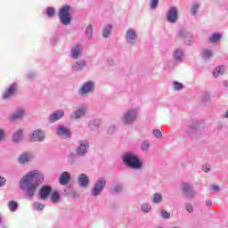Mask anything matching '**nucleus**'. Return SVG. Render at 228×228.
<instances>
[{
  "label": "nucleus",
  "instance_id": "obj_1",
  "mask_svg": "<svg viewBox=\"0 0 228 228\" xmlns=\"http://www.w3.org/2000/svg\"><path fill=\"white\" fill-rule=\"evenodd\" d=\"M44 182V175L37 171L28 172L20 182V186L27 197L33 199L37 188Z\"/></svg>",
  "mask_w": 228,
  "mask_h": 228
},
{
  "label": "nucleus",
  "instance_id": "obj_2",
  "mask_svg": "<svg viewBox=\"0 0 228 228\" xmlns=\"http://www.w3.org/2000/svg\"><path fill=\"white\" fill-rule=\"evenodd\" d=\"M123 161L126 167H129V168L139 169L142 167V162H140V159H138L136 155L127 153L123 156Z\"/></svg>",
  "mask_w": 228,
  "mask_h": 228
},
{
  "label": "nucleus",
  "instance_id": "obj_3",
  "mask_svg": "<svg viewBox=\"0 0 228 228\" xmlns=\"http://www.w3.org/2000/svg\"><path fill=\"white\" fill-rule=\"evenodd\" d=\"M59 19L64 26H69L72 17H70V5H64L59 10Z\"/></svg>",
  "mask_w": 228,
  "mask_h": 228
},
{
  "label": "nucleus",
  "instance_id": "obj_4",
  "mask_svg": "<svg viewBox=\"0 0 228 228\" xmlns=\"http://www.w3.org/2000/svg\"><path fill=\"white\" fill-rule=\"evenodd\" d=\"M104 186H106V179L100 178L99 181L95 183L94 188L93 190V195L95 197L104 190Z\"/></svg>",
  "mask_w": 228,
  "mask_h": 228
},
{
  "label": "nucleus",
  "instance_id": "obj_5",
  "mask_svg": "<svg viewBox=\"0 0 228 228\" xmlns=\"http://www.w3.org/2000/svg\"><path fill=\"white\" fill-rule=\"evenodd\" d=\"M135 119L136 112L134 110H130L124 115L123 123L125 126H127V124H133V122H134Z\"/></svg>",
  "mask_w": 228,
  "mask_h": 228
},
{
  "label": "nucleus",
  "instance_id": "obj_6",
  "mask_svg": "<svg viewBox=\"0 0 228 228\" xmlns=\"http://www.w3.org/2000/svg\"><path fill=\"white\" fill-rule=\"evenodd\" d=\"M53 192V187H51L50 185H44L41 189H40V199L42 200H45L49 198V195H51V193Z\"/></svg>",
  "mask_w": 228,
  "mask_h": 228
},
{
  "label": "nucleus",
  "instance_id": "obj_7",
  "mask_svg": "<svg viewBox=\"0 0 228 228\" xmlns=\"http://www.w3.org/2000/svg\"><path fill=\"white\" fill-rule=\"evenodd\" d=\"M167 19L168 22H175L178 19L177 8L171 7L167 12Z\"/></svg>",
  "mask_w": 228,
  "mask_h": 228
},
{
  "label": "nucleus",
  "instance_id": "obj_8",
  "mask_svg": "<svg viewBox=\"0 0 228 228\" xmlns=\"http://www.w3.org/2000/svg\"><path fill=\"white\" fill-rule=\"evenodd\" d=\"M94 84L92 82H86L84 84L80 89L81 95H85L86 94H90L91 92H94Z\"/></svg>",
  "mask_w": 228,
  "mask_h": 228
},
{
  "label": "nucleus",
  "instance_id": "obj_9",
  "mask_svg": "<svg viewBox=\"0 0 228 228\" xmlns=\"http://www.w3.org/2000/svg\"><path fill=\"white\" fill-rule=\"evenodd\" d=\"M87 150H88V142L82 141L80 142V146L77 148V152L78 156H85V154H86Z\"/></svg>",
  "mask_w": 228,
  "mask_h": 228
},
{
  "label": "nucleus",
  "instance_id": "obj_10",
  "mask_svg": "<svg viewBox=\"0 0 228 228\" xmlns=\"http://www.w3.org/2000/svg\"><path fill=\"white\" fill-rule=\"evenodd\" d=\"M57 134L58 136H61V138H70V131L64 126H60L57 129Z\"/></svg>",
  "mask_w": 228,
  "mask_h": 228
},
{
  "label": "nucleus",
  "instance_id": "obj_11",
  "mask_svg": "<svg viewBox=\"0 0 228 228\" xmlns=\"http://www.w3.org/2000/svg\"><path fill=\"white\" fill-rule=\"evenodd\" d=\"M15 92H17V86H10V87L5 91V94L3 95V99L4 101H6V99H10V97H12Z\"/></svg>",
  "mask_w": 228,
  "mask_h": 228
},
{
  "label": "nucleus",
  "instance_id": "obj_12",
  "mask_svg": "<svg viewBox=\"0 0 228 228\" xmlns=\"http://www.w3.org/2000/svg\"><path fill=\"white\" fill-rule=\"evenodd\" d=\"M63 115H65V112L62 110H56L50 116L49 120L50 122H56V120L62 118Z\"/></svg>",
  "mask_w": 228,
  "mask_h": 228
},
{
  "label": "nucleus",
  "instance_id": "obj_13",
  "mask_svg": "<svg viewBox=\"0 0 228 228\" xmlns=\"http://www.w3.org/2000/svg\"><path fill=\"white\" fill-rule=\"evenodd\" d=\"M31 140H33V142H42V140H44V132L41 130L34 131L31 134Z\"/></svg>",
  "mask_w": 228,
  "mask_h": 228
},
{
  "label": "nucleus",
  "instance_id": "obj_14",
  "mask_svg": "<svg viewBox=\"0 0 228 228\" xmlns=\"http://www.w3.org/2000/svg\"><path fill=\"white\" fill-rule=\"evenodd\" d=\"M69 181H70V174L69 172H63L59 179L60 184L65 186V184H69Z\"/></svg>",
  "mask_w": 228,
  "mask_h": 228
},
{
  "label": "nucleus",
  "instance_id": "obj_15",
  "mask_svg": "<svg viewBox=\"0 0 228 228\" xmlns=\"http://www.w3.org/2000/svg\"><path fill=\"white\" fill-rule=\"evenodd\" d=\"M71 56L75 60H77V58L81 56V45H76V46L72 48Z\"/></svg>",
  "mask_w": 228,
  "mask_h": 228
},
{
  "label": "nucleus",
  "instance_id": "obj_16",
  "mask_svg": "<svg viewBox=\"0 0 228 228\" xmlns=\"http://www.w3.org/2000/svg\"><path fill=\"white\" fill-rule=\"evenodd\" d=\"M78 183L80 184V186H83V188H86V186H88V183H90V181L88 180V176L85 174H81L78 176Z\"/></svg>",
  "mask_w": 228,
  "mask_h": 228
},
{
  "label": "nucleus",
  "instance_id": "obj_17",
  "mask_svg": "<svg viewBox=\"0 0 228 228\" xmlns=\"http://www.w3.org/2000/svg\"><path fill=\"white\" fill-rule=\"evenodd\" d=\"M224 70H225L224 66H219L216 68V69L213 72L214 77H219V76H222L224 74Z\"/></svg>",
  "mask_w": 228,
  "mask_h": 228
},
{
  "label": "nucleus",
  "instance_id": "obj_18",
  "mask_svg": "<svg viewBox=\"0 0 228 228\" xmlns=\"http://www.w3.org/2000/svg\"><path fill=\"white\" fill-rule=\"evenodd\" d=\"M31 159V156L28 155V153H23L19 158V163L24 164L29 162Z\"/></svg>",
  "mask_w": 228,
  "mask_h": 228
},
{
  "label": "nucleus",
  "instance_id": "obj_19",
  "mask_svg": "<svg viewBox=\"0 0 228 228\" xmlns=\"http://www.w3.org/2000/svg\"><path fill=\"white\" fill-rule=\"evenodd\" d=\"M86 67V62L85 61H77L74 66L73 69L75 70H83Z\"/></svg>",
  "mask_w": 228,
  "mask_h": 228
},
{
  "label": "nucleus",
  "instance_id": "obj_20",
  "mask_svg": "<svg viewBox=\"0 0 228 228\" xmlns=\"http://www.w3.org/2000/svg\"><path fill=\"white\" fill-rule=\"evenodd\" d=\"M112 29H113V27L111 25H107L103 28V37H104V38H108V37H110V35H111V30Z\"/></svg>",
  "mask_w": 228,
  "mask_h": 228
},
{
  "label": "nucleus",
  "instance_id": "obj_21",
  "mask_svg": "<svg viewBox=\"0 0 228 228\" xmlns=\"http://www.w3.org/2000/svg\"><path fill=\"white\" fill-rule=\"evenodd\" d=\"M136 37V31L133 29H129L126 32V40H135Z\"/></svg>",
  "mask_w": 228,
  "mask_h": 228
},
{
  "label": "nucleus",
  "instance_id": "obj_22",
  "mask_svg": "<svg viewBox=\"0 0 228 228\" xmlns=\"http://www.w3.org/2000/svg\"><path fill=\"white\" fill-rule=\"evenodd\" d=\"M220 38H222V35L216 33L209 37V42L216 44V42L220 41Z\"/></svg>",
  "mask_w": 228,
  "mask_h": 228
},
{
  "label": "nucleus",
  "instance_id": "obj_23",
  "mask_svg": "<svg viewBox=\"0 0 228 228\" xmlns=\"http://www.w3.org/2000/svg\"><path fill=\"white\" fill-rule=\"evenodd\" d=\"M52 202L53 203H58L60 202V192H58L57 191H54L53 193H52Z\"/></svg>",
  "mask_w": 228,
  "mask_h": 228
},
{
  "label": "nucleus",
  "instance_id": "obj_24",
  "mask_svg": "<svg viewBox=\"0 0 228 228\" xmlns=\"http://www.w3.org/2000/svg\"><path fill=\"white\" fill-rule=\"evenodd\" d=\"M22 138V130H19L16 132L13 136H12V141L13 142H19Z\"/></svg>",
  "mask_w": 228,
  "mask_h": 228
},
{
  "label": "nucleus",
  "instance_id": "obj_25",
  "mask_svg": "<svg viewBox=\"0 0 228 228\" xmlns=\"http://www.w3.org/2000/svg\"><path fill=\"white\" fill-rule=\"evenodd\" d=\"M163 200V196L161 194L155 193L152 197V201L155 202V204H159Z\"/></svg>",
  "mask_w": 228,
  "mask_h": 228
},
{
  "label": "nucleus",
  "instance_id": "obj_26",
  "mask_svg": "<svg viewBox=\"0 0 228 228\" xmlns=\"http://www.w3.org/2000/svg\"><path fill=\"white\" fill-rule=\"evenodd\" d=\"M86 110L79 109L75 112V118H81V117L85 116Z\"/></svg>",
  "mask_w": 228,
  "mask_h": 228
},
{
  "label": "nucleus",
  "instance_id": "obj_27",
  "mask_svg": "<svg viewBox=\"0 0 228 228\" xmlns=\"http://www.w3.org/2000/svg\"><path fill=\"white\" fill-rule=\"evenodd\" d=\"M22 115H24V110H20L11 117V120H17L19 118H22Z\"/></svg>",
  "mask_w": 228,
  "mask_h": 228
},
{
  "label": "nucleus",
  "instance_id": "obj_28",
  "mask_svg": "<svg viewBox=\"0 0 228 228\" xmlns=\"http://www.w3.org/2000/svg\"><path fill=\"white\" fill-rule=\"evenodd\" d=\"M183 191L185 195H188L191 191V186L188 183L183 184Z\"/></svg>",
  "mask_w": 228,
  "mask_h": 228
},
{
  "label": "nucleus",
  "instance_id": "obj_29",
  "mask_svg": "<svg viewBox=\"0 0 228 228\" xmlns=\"http://www.w3.org/2000/svg\"><path fill=\"white\" fill-rule=\"evenodd\" d=\"M8 206L11 211H16L17 208H19V204L16 201H10Z\"/></svg>",
  "mask_w": 228,
  "mask_h": 228
},
{
  "label": "nucleus",
  "instance_id": "obj_30",
  "mask_svg": "<svg viewBox=\"0 0 228 228\" xmlns=\"http://www.w3.org/2000/svg\"><path fill=\"white\" fill-rule=\"evenodd\" d=\"M94 33V28L92 25H89L86 29V35L88 37V38H92V35Z\"/></svg>",
  "mask_w": 228,
  "mask_h": 228
},
{
  "label": "nucleus",
  "instance_id": "obj_31",
  "mask_svg": "<svg viewBox=\"0 0 228 228\" xmlns=\"http://www.w3.org/2000/svg\"><path fill=\"white\" fill-rule=\"evenodd\" d=\"M181 36L184 39V42L187 44V45H191V42H193L191 37L184 36V33H182Z\"/></svg>",
  "mask_w": 228,
  "mask_h": 228
},
{
  "label": "nucleus",
  "instance_id": "obj_32",
  "mask_svg": "<svg viewBox=\"0 0 228 228\" xmlns=\"http://www.w3.org/2000/svg\"><path fill=\"white\" fill-rule=\"evenodd\" d=\"M159 3V0H150L151 8L152 10H156L158 8Z\"/></svg>",
  "mask_w": 228,
  "mask_h": 228
},
{
  "label": "nucleus",
  "instance_id": "obj_33",
  "mask_svg": "<svg viewBox=\"0 0 228 228\" xmlns=\"http://www.w3.org/2000/svg\"><path fill=\"white\" fill-rule=\"evenodd\" d=\"M54 13H56V11L54 10V8L48 7L46 9V15H48V17H53Z\"/></svg>",
  "mask_w": 228,
  "mask_h": 228
},
{
  "label": "nucleus",
  "instance_id": "obj_34",
  "mask_svg": "<svg viewBox=\"0 0 228 228\" xmlns=\"http://www.w3.org/2000/svg\"><path fill=\"white\" fill-rule=\"evenodd\" d=\"M175 60H181L183 58V52L181 50H176L174 53Z\"/></svg>",
  "mask_w": 228,
  "mask_h": 228
},
{
  "label": "nucleus",
  "instance_id": "obj_35",
  "mask_svg": "<svg viewBox=\"0 0 228 228\" xmlns=\"http://www.w3.org/2000/svg\"><path fill=\"white\" fill-rule=\"evenodd\" d=\"M34 209H36V211H42V209H44V204L35 202L34 203Z\"/></svg>",
  "mask_w": 228,
  "mask_h": 228
},
{
  "label": "nucleus",
  "instance_id": "obj_36",
  "mask_svg": "<svg viewBox=\"0 0 228 228\" xmlns=\"http://www.w3.org/2000/svg\"><path fill=\"white\" fill-rule=\"evenodd\" d=\"M197 10H199V4H195L192 5L191 9V15H195V13H197Z\"/></svg>",
  "mask_w": 228,
  "mask_h": 228
},
{
  "label": "nucleus",
  "instance_id": "obj_37",
  "mask_svg": "<svg viewBox=\"0 0 228 228\" xmlns=\"http://www.w3.org/2000/svg\"><path fill=\"white\" fill-rule=\"evenodd\" d=\"M153 134L154 136H156V138H161V136H163V134L161 133V131H159V129L154 130Z\"/></svg>",
  "mask_w": 228,
  "mask_h": 228
},
{
  "label": "nucleus",
  "instance_id": "obj_38",
  "mask_svg": "<svg viewBox=\"0 0 228 228\" xmlns=\"http://www.w3.org/2000/svg\"><path fill=\"white\" fill-rule=\"evenodd\" d=\"M142 211H144V213H149V211H151V206H149L147 204H142Z\"/></svg>",
  "mask_w": 228,
  "mask_h": 228
},
{
  "label": "nucleus",
  "instance_id": "obj_39",
  "mask_svg": "<svg viewBox=\"0 0 228 228\" xmlns=\"http://www.w3.org/2000/svg\"><path fill=\"white\" fill-rule=\"evenodd\" d=\"M150 144H149V142L147 141H144L142 143V151H147L149 149Z\"/></svg>",
  "mask_w": 228,
  "mask_h": 228
},
{
  "label": "nucleus",
  "instance_id": "obj_40",
  "mask_svg": "<svg viewBox=\"0 0 228 228\" xmlns=\"http://www.w3.org/2000/svg\"><path fill=\"white\" fill-rule=\"evenodd\" d=\"M174 86L175 90H183V84L179 82H174Z\"/></svg>",
  "mask_w": 228,
  "mask_h": 228
},
{
  "label": "nucleus",
  "instance_id": "obj_41",
  "mask_svg": "<svg viewBox=\"0 0 228 228\" xmlns=\"http://www.w3.org/2000/svg\"><path fill=\"white\" fill-rule=\"evenodd\" d=\"M203 54H204V58H211V56L213 55L210 50H205Z\"/></svg>",
  "mask_w": 228,
  "mask_h": 228
},
{
  "label": "nucleus",
  "instance_id": "obj_42",
  "mask_svg": "<svg viewBox=\"0 0 228 228\" xmlns=\"http://www.w3.org/2000/svg\"><path fill=\"white\" fill-rule=\"evenodd\" d=\"M185 209L188 211V213H193V207L191 205H185Z\"/></svg>",
  "mask_w": 228,
  "mask_h": 228
},
{
  "label": "nucleus",
  "instance_id": "obj_43",
  "mask_svg": "<svg viewBox=\"0 0 228 228\" xmlns=\"http://www.w3.org/2000/svg\"><path fill=\"white\" fill-rule=\"evenodd\" d=\"M162 216H163V218H170V213L163 210L162 211Z\"/></svg>",
  "mask_w": 228,
  "mask_h": 228
},
{
  "label": "nucleus",
  "instance_id": "obj_44",
  "mask_svg": "<svg viewBox=\"0 0 228 228\" xmlns=\"http://www.w3.org/2000/svg\"><path fill=\"white\" fill-rule=\"evenodd\" d=\"M4 184H6V179L0 176V188L1 186H4Z\"/></svg>",
  "mask_w": 228,
  "mask_h": 228
},
{
  "label": "nucleus",
  "instance_id": "obj_45",
  "mask_svg": "<svg viewBox=\"0 0 228 228\" xmlns=\"http://www.w3.org/2000/svg\"><path fill=\"white\" fill-rule=\"evenodd\" d=\"M1 140H4V130L0 128V142Z\"/></svg>",
  "mask_w": 228,
  "mask_h": 228
},
{
  "label": "nucleus",
  "instance_id": "obj_46",
  "mask_svg": "<svg viewBox=\"0 0 228 228\" xmlns=\"http://www.w3.org/2000/svg\"><path fill=\"white\" fill-rule=\"evenodd\" d=\"M212 190H214V191H219L220 187L218 185H212Z\"/></svg>",
  "mask_w": 228,
  "mask_h": 228
},
{
  "label": "nucleus",
  "instance_id": "obj_47",
  "mask_svg": "<svg viewBox=\"0 0 228 228\" xmlns=\"http://www.w3.org/2000/svg\"><path fill=\"white\" fill-rule=\"evenodd\" d=\"M114 191H122V187H120V186H116V187L114 188Z\"/></svg>",
  "mask_w": 228,
  "mask_h": 228
},
{
  "label": "nucleus",
  "instance_id": "obj_48",
  "mask_svg": "<svg viewBox=\"0 0 228 228\" xmlns=\"http://www.w3.org/2000/svg\"><path fill=\"white\" fill-rule=\"evenodd\" d=\"M203 170H204V172H209V170H211V168L208 167L207 166H203Z\"/></svg>",
  "mask_w": 228,
  "mask_h": 228
},
{
  "label": "nucleus",
  "instance_id": "obj_49",
  "mask_svg": "<svg viewBox=\"0 0 228 228\" xmlns=\"http://www.w3.org/2000/svg\"><path fill=\"white\" fill-rule=\"evenodd\" d=\"M206 204H207V206H208V207L211 206V204H212V203H211V200H207Z\"/></svg>",
  "mask_w": 228,
  "mask_h": 228
}]
</instances>
